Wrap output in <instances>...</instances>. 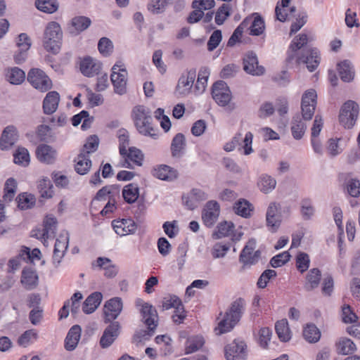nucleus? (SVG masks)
Here are the masks:
<instances>
[{
	"label": "nucleus",
	"mask_w": 360,
	"mask_h": 360,
	"mask_svg": "<svg viewBox=\"0 0 360 360\" xmlns=\"http://www.w3.org/2000/svg\"><path fill=\"white\" fill-rule=\"evenodd\" d=\"M245 304V301L242 298H238L231 303L223 319L219 321L218 326L215 328L217 334L221 335L229 332L235 327L242 317Z\"/></svg>",
	"instance_id": "obj_1"
},
{
	"label": "nucleus",
	"mask_w": 360,
	"mask_h": 360,
	"mask_svg": "<svg viewBox=\"0 0 360 360\" xmlns=\"http://www.w3.org/2000/svg\"><path fill=\"white\" fill-rule=\"evenodd\" d=\"M135 126L139 132L144 136L156 138V129L152 125V117L149 110L143 105L134 108L132 111Z\"/></svg>",
	"instance_id": "obj_2"
},
{
	"label": "nucleus",
	"mask_w": 360,
	"mask_h": 360,
	"mask_svg": "<svg viewBox=\"0 0 360 360\" xmlns=\"http://www.w3.org/2000/svg\"><path fill=\"white\" fill-rule=\"evenodd\" d=\"M61 39L62 32L59 24L56 22H49L44 31V49L54 54L58 53L60 49Z\"/></svg>",
	"instance_id": "obj_3"
},
{
	"label": "nucleus",
	"mask_w": 360,
	"mask_h": 360,
	"mask_svg": "<svg viewBox=\"0 0 360 360\" xmlns=\"http://www.w3.org/2000/svg\"><path fill=\"white\" fill-rule=\"evenodd\" d=\"M359 105L353 101L345 102L340 112L339 122L345 129H352L359 117Z\"/></svg>",
	"instance_id": "obj_4"
},
{
	"label": "nucleus",
	"mask_w": 360,
	"mask_h": 360,
	"mask_svg": "<svg viewBox=\"0 0 360 360\" xmlns=\"http://www.w3.org/2000/svg\"><path fill=\"white\" fill-rule=\"evenodd\" d=\"M127 71L121 62L112 66L110 80L116 94L124 95L127 93Z\"/></svg>",
	"instance_id": "obj_5"
},
{
	"label": "nucleus",
	"mask_w": 360,
	"mask_h": 360,
	"mask_svg": "<svg viewBox=\"0 0 360 360\" xmlns=\"http://www.w3.org/2000/svg\"><path fill=\"white\" fill-rule=\"evenodd\" d=\"M136 306L140 307V312L142 316V321L147 326L152 335L155 332L158 323V315L157 310L150 304L139 300L136 301Z\"/></svg>",
	"instance_id": "obj_6"
},
{
	"label": "nucleus",
	"mask_w": 360,
	"mask_h": 360,
	"mask_svg": "<svg viewBox=\"0 0 360 360\" xmlns=\"http://www.w3.org/2000/svg\"><path fill=\"white\" fill-rule=\"evenodd\" d=\"M27 81L36 89L46 92L52 87V82L41 69L32 68L27 74Z\"/></svg>",
	"instance_id": "obj_7"
},
{
	"label": "nucleus",
	"mask_w": 360,
	"mask_h": 360,
	"mask_svg": "<svg viewBox=\"0 0 360 360\" xmlns=\"http://www.w3.org/2000/svg\"><path fill=\"white\" fill-rule=\"evenodd\" d=\"M316 92L314 89H309L304 92L302 98L301 109L302 117L304 120H310L314 116L316 105Z\"/></svg>",
	"instance_id": "obj_8"
},
{
	"label": "nucleus",
	"mask_w": 360,
	"mask_h": 360,
	"mask_svg": "<svg viewBox=\"0 0 360 360\" xmlns=\"http://www.w3.org/2000/svg\"><path fill=\"white\" fill-rule=\"evenodd\" d=\"M297 64L304 63L309 72H313L319 65L320 57L316 49H305L302 54L295 56Z\"/></svg>",
	"instance_id": "obj_9"
},
{
	"label": "nucleus",
	"mask_w": 360,
	"mask_h": 360,
	"mask_svg": "<svg viewBox=\"0 0 360 360\" xmlns=\"http://www.w3.org/2000/svg\"><path fill=\"white\" fill-rule=\"evenodd\" d=\"M281 206L279 203L272 202L269 204L266 214V225L271 232H276L282 221Z\"/></svg>",
	"instance_id": "obj_10"
},
{
	"label": "nucleus",
	"mask_w": 360,
	"mask_h": 360,
	"mask_svg": "<svg viewBox=\"0 0 360 360\" xmlns=\"http://www.w3.org/2000/svg\"><path fill=\"white\" fill-rule=\"evenodd\" d=\"M212 95L216 103L221 106L227 105L232 97L229 86L223 81H218L213 84Z\"/></svg>",
	"instance_id": "obj_11"
},
{
	"label": "nucleus",
	"mask_w": 360,
	"mask_h": 360,
	"mask_svg": "<svg viewBox=\"0 0 360 360\" xmlns=\"http://www.w3.org/2000/svg\"><path fill=\"white\" fill-rule=\"evenodd\" d=\"M256 246V240L250 239L243 249L239 260L244 264H254L257 263L260 257V251H254Z\"/></svg>",
	"instance_id": "obj_12"
},
{
	"label": "nucleus",
	"mask_w": 360,
	"mask_h": 360,
	"mask_svg": "<svg viewBox=\"0 0 360 360\" xmlns=\"http://www.w3.org/2000/svg\"><path fill=\"white\" fill-rule=\"evenodd\" d=\"M123 303L120 297H113L105 302L104 305L105 322H111L120 314Z\"/></svg>",
	"instance_id": "obj_13"
},
{
	"label": "nucleus",
	"mask_w": 360,
	"mask_h": 360,
	"mask_svg": "<svg viewBox=\"0 0 360 360\" xmlns=\"http://www.w3.org/2000/svg\"><path fill=\"white\" fill-rule=\"evenodd\" d=\"M243 70L250 75L255 76L262 75L265 69L263 66L258 65V59L253 51L248 52L243 58Z\"/></svg>",
	"instance_id": "obj_14"
},
{
	"label": "nucleus",
	"mask_w": 360,
	"mask_h": 360,
	"mask_svg": "<svg viewBox=\"0 0 360 360\" xmlns=\"http://www.w3.org/2000/svg\"><path fill=\"white\" fill-rule=\"evenodd\" d=\"M247 345L243 340H235L224 348L225 357L227 360L235 358L245 359L247 355Z\"/></svg>",
	"instance_id": "obj_15"
},
{
	"label": "nucleus",
	"mask_w": 360,
	"mask_h": 360,
	"mask_svg": "<svg viewBox=\"0 0 360 360\" xmlns=\"http://www.w3.org/2000/svg\"><path fill=\"white\" fill-rule=\"evenodd\" d=\"M220 212V207L217 202L208 201L202 211V218L205 225L207 227L212 226L217 221Z\"/></svg>",
	"instance_id": "obj_16"
},
{
	"label": "nucleus",
	"mask_w": 360,
	"mask_h": 360,
	"mask_svg": "<svg viewBox=\"0 0 360 360\" xmlns=\"http://www.w3.org/2000/svg\"><path fill=\"white\" fill-rule=\"evenodd\" d=\"M120 324L117 321L112 322L103 331L99 344L103 349L108 348L120 335Z\"/></svg>",
	"instance_id": "obj_17"
},
{
	"label": "nucleus",
	"mask_w": 360,
	"mask_h": 360,
	"mask_svg": "<svg viewBox=\"0 0 360 360\" xmlns=\"http://www.w3.org/2000/svg\"><path fill=\"white\" fill-rule=\"evenodd\" d=\"M151 174L154 177L166 181H172L176 179L179 174L175 169L167 165H157L153 167Z\"/></svg>",
	"instance_id": "obj_18"
},
{
	"label": "nucleus",
	"mask_w": 360,
	"mask_h": 360,
	"mask_svg": "<svg viewBox=\"0 0 360 360\" xmlns=\"http://www.w3.org/2000/svg\"><path fill=\"white\" fill-rule=\"evenodd\" d=\"M242 22H246L245 28L249 30V34L253 36L261 35L265 29L264 20L257 13L253 16L247 17Z\"/></svg>",
	"instance_id": "obj_19"
},
{
	"label": "nucleus",
	"mask_w": 360,
	"mask_h": 360,
	"mask_svg": "<svg viewBox=\"0 0 360 360\" xmlns=\"http://www.w3.org/2000/svg\"><path fill=\"white\" fill-rule=\"evenodd\" d=\"M18 139L17 129L14 126L6 127L0 139V148L2 150L11 148Z\"/></svg>",
	"instance_id": "obj_20"
},
{
	"label": "nucleus",
	"mask_w": 360,
	"mask_h": 360,
	"mask_svg": "<svg viewBox=\"0 0 360 360\" xmlns=\"http://www.w3.org/2000/svg\"><path fill=\"white\" fill-rule=\"evenodd\" d=\"M196 77V70L191 69L186 75H182L179 78L176 90L180 94L186 95L190 93Z\"/></svg>",
	"instance_id": "obj_21"
},
{
	"label": "nucleus",
	"mask_w": 360,
	"mask_h": 360,
	"mask_svg": "<svg viewBox=\"0 0 360 360\" xmlns=\"http://www.w3.org/2000/svg\"><path fill=\"white\" fill-rule=\"evenodd\" d=\"M101 68V63L89 56L84 58L80 62L81 72L89 77L98 75Z\"/></svg>",
	"instance_id": "obj_22"
},
{
	"label": "nucleus",
	"mask_w": 360,
	"mask_h": 360,
	"mask_svg": "<svg viewBox=\"0 0 360 360\" xmlns=\"http://www.w3.org/2000/svg\"><path fill=\"white\" fill-rule=\"evenodd\" d=\"M36 155L40 162L53 164L56 160L57 151L49 145L41 144L37 148Z\"/></svg>",
	"instance_id": "obj_23"
},
{
	"label": "nucleus",
	"mask_w": 360,
	"mask_h": 360,
	"mask_svg": "<svg viewBox=\"0 0 360 360\" xmlns=\"http://www.w3.org/2000/svg\"><path fill=\"white\" fill-rule=\"evenodd\" d=\"M112 224L116 233L122 236L134 233L137 228L135 222L131 219L114 220Z\"/></svg>",
	"instance_id": "obj_24"
},
{
	"label": "nucleus",
	"mask_w": 360,
	"mask_h": 360,
	"mask_svg": "<svg viewBox=\"0 0 360 360\" xmlns=\"http://www.w3.org/2000/svg\"><path fill=\"white\" fill-rule=\"evenodd\" d=\"M39 277L37 272L31 268H25L22 271L21 283L27 290H31L38 285Z\"/></svg>",
	"instance_id": "obj_25"
},
{
	"label": "nucleus",
	"mask_w": 360,
	"mask_h": 360,
	"mask_svg": "<svg viewBox=\"0 0 360 360\" xmlns=\"http://www.w3.org/2000/svg\"><path fill=\"white\" fill-rule=\"evenodd\" d=\"M60 101V96L57 91H49L43 101V110L46 115L55 112Z\"/></svg>",
	"instance_id": "obj_26"
},
{
	"label": "nucleus",
	"mask_w": 360,
	"mask_h": 360,
	"mask_svg": "<svg viewBox=\"0 0 360 360\" xmlns=\"http://www.w3.org/2000/svg\"><path fill=\"white\" fill-rule=\"evenodd\" d=\"M340 79L345 82H350L354 78L355 72L351 62L345 60L337 65Z\"/></svg>",
	"instance_id": "obj_27"
},
{
	"label": "nucleus",
	"mask_w": 360,
	"mask_h": 360,
	"mask_svg": "<svg viewBox=\"0 0 360 360\" xmlns=\"http://www.w3.org/2000/svg\"><path fill=\"white\" fill-rule=\"evenodd\" d=\"M233 210L236 214L244 218H249L253 212L254 206L248 200L240 198L234 203Z\"/></svg>",
	"instance_id": "obj_28"
},
{
	"label": "nucleus",
	"mask_w": 360,
	"mask_h": 360,
	"mask_svg": "<svg viewBox=\"0 0 360 360\" xmlns=\"http://www.w3.org/2000/svg\"><path fill=\"white\" fill-rule=\"evenodd\" d=\"M82 329L79 325L73 326L69 330L65 338V349L72 351L77 347L81 337Z\"/></svg>",
	"instance_id": "obj_29"
},
{
	"label": "nucleus",
	"mask_w": 360,
	"mask_h": 360,
	"mask_svg": "<svg viewBox=\"0 0 360 360\" xmlns=\"http://www.w3.org/2000/svg\"><path fill=\"white\" fill-rule=\"evenodd\" d=\"M308 41L309 39L306 34H301L295 37L290 46L291 53L287 59L288 63H291L295 59V56L300 54L298 51L304 47L308 43Z\"/></svg>",
	"instance_id": "obj_30"
},
{
	"label": "nucleus",
	"mask_w": 360,
	"mask_h": 360,
	"mask_svg": "<svg viewBox=\"0 0 360 360\" xmlns=\"http://www.w3.org/2000/svg\"><path fill=\"white\" fill-rule=\"evenodd\" d=\"M102 298L103 295L99 292L91 294L83 304V311L87 314L93 313L100 305Z\"/></svg>",
	"instance_id": "obj_31"
},
{
	"label": "nucleus",
	"mask_w": 360,
	"mask_h": 360,
	"mask_svg": "<svg viewBox=\"0 0 360 360\" xmlns=\"http://www.w3.org/2000/svg\"><path fill=\"white\" fill-rule=\"evenodd\" d=\"M91 165V160L89 156L84 153H80L75 160V169L77 174L84 175L89 172Z\"/></svg>",
	"instance_id": "obj_32"
},
{
	"label": "nucleus",
	"mask_w": 360,
	"mask_h": 360,
	"mask_svg": "<svg viewBox=\"0 0 360 360\" xmlns=\"http://www.w3.org/2000/svg\"><path fill=\"white\" fill-rule=\"evenodd\" d=\"M335 349L338 354L347 355L356 350L355 344L347 338H341L335 342Z\"/></svg>",
	"instance_id": "obj_33"
},
{
	"label": "nucleus",
	"mask_w": 360,
	"mask_h": 360,
	"mask_svg": "<svg viewBox=\"0 0 360 360\" xmlns=\"http://www.w3.org/2000/svg\"><path fill=\"white\" fill-rule=\"evenodd\" d=\"M321 273L317 268H314L309 270L306 276V283L304 288L307 291H311L316 288L321 281Z\"/></svg>",
	"instance_id": "obj_34"
},
{
	"label": "nucleus",
	"mask_w": 360,
	"mask_h": 360,
	"mask_svg": "<svg viewBox=\"0 0 360 360\" xmlns=\"http://www.w3.org/2000/svg\"><path fill=\"white\" fill-rule=\"evenodd\" d=\"M91 21L86 16H76L71 20L70 32L77 34L86 30L91 25Z\"/></svg>",
	"instance_id": "obj_35"
},
{
	"label": "nucleus",
	"mask_w": 360,
	"mask_h": 360,
	"mask_svg": "<svg viewBox=\"0 0 360 360\" xmlns=\"http://www.w3.org/2000/svg\"><path fill=\"white\" fill-rule=\"evenodd\" d=\"M307 129L306 123L299 115L293 117L291 122V132L294 139H301Z\"/></svg>",
	"instance_id": "obj_36"
},
{
	"label": "nucleus",
	"mask_w": 360,
	"mask_h": 360,
	"mask_svg": "<svg viewBox=\"0 0 360 360\" xmlns=\"http://www.w3.org/2000/svg\"><path fill=\"white\" fill-rule=\"evenodd\" d=\"M276 332L279 340L282 342H288L291 338V331L286 319H282L276 323Z\"/></svg>",
	"instance_id": "obj_37"
},
{
	"label": "nucleus",
	"mask_w": 360,
	"mask_h": 360,
	"mask_svg": "<svg viewBox=\"0 0 360 360\" xmlns=\"http://www.w3.org/2000/svg\"><path fill=\"white\" fill-rule=\"evenodd\" d=\"M186 146V140L184 134L179 133L173 139L171 144V150L173 157L179 158L182 155Z\"/></svg>",
	"instance_id": "obj_38"
},
{
	"label": "nucleus",
	"mask_w": 360,
	"mask_h": 360,
	"mask_svg": "<svg viewBox=\"0 0 360 360\" xmlns=\"http://www.w3.org/2000/svg\"><path fill=\"white\" fill-rule=\"evenodd\" d=\"M122 194L127 203H134L139 196V186L135 184H129L123 188Z\"/></svg>",
	"instance_id": "obj_39"
},
{
	"label": "nucleus",
	"mask_w": 360,
	"mask_h": 360,
	"mask_svg": "<svg viewBox=\"0 0 360 360\" xmlns=\"http://www.w3.org/2000/svg\"><path fill=\"white\" fill-rule=\"evenodd\" d=\"M303 336L308 342L316 343L321 338V332L314 324L310 323L304 328Z\"/></svg>",
	"instance_id": "obj_40"
},
{
	"label": "nucleus",
	"mask_w": 360,
	"mask_h": 360,
	"mask_svg": "<svg viewBox=\"0 0 360 360\" xmlns=\"http://www.w3.org/2000/svg\"><path fill=\"white\" fill-rule=\"evenodd\" d=\"M6 76L11 84L15 85L20 84L25 79V72L16 67L8 69Z\"/></svg>",
	"instance_id": "obj_41"
},
{
	"label": "nucleus",
	"mask_w": 360,
	"mask_h": 360,
	"mask_svg": "<svg viewBox=\"0 0 360 360\" xmlns=\"http://www.w3.org/2000/svg\"><path fill=\"white\" fill-rule=\"evenodd\" d=\"M276 179L267 174L262 175L258 181L259 190L264 193L271 192L276 188Z\"/></svg>",
	"instance_id": "obj_42"
},
{
	"label": "nucleus",
	"mask_w": 360,
	"mask_h": 360,
	"mask_svg": "<svg viewBox=\"0 0 360 360\" xmlns=\"http://www.w3.org/2000/svg\"><path fill=\"white\" fill-rule=\"evenodd\" d=\"M234 224L229 221H224L218 224L217 230L213 233L212 236L215 239L226 237L233 233Z\"/></svg>",
	"instance_id": "obj_43"
},
{
	"label": "nucleus",
	"mask_w": 360,
	"mask_h": 360,
	"mask_svg": "<svg viewBox=\"0 0 360 360\" xmlns=\"http://www.w3.org/2000/svg\"><path fill=\"white\" fill-rule=\"evenodd\" d=\"M35 5L39 11L47 13H53L58 8L56 0H37Z\"/></svg>",
	"instance_id": "obj_44"
},
{
	"label": "nucleus",
	"mask_w": 360,
	"mask_h": 360,
	"mask_svg": "<svg viewBox=\"0 0 360 360\" xmlns=\"http://www.w3.org/2000/svg\"><path fill=\"white\" fill-rule=\"evenodd\" d=\"M57 226V219L53 215H47L44 220L42 236L48 238L55 233Z\"/></svg>",
	"instance_id": "obj_45"
},
{
	"label": "nucleus",
	"mask_w": 360,
	"mask_h": 360,
	"mask_svg": "<svg viewBox=\"0 0 360 360\" xmlns=\"http://www.w3.org/2000/svg\"><path fill=\"white\" fill-rule=\"evenodd\" d=\"M205 343L202 336L196 335L188 338L186 346V353L191 354L200 349Z\"/></svg>",
	"instance_id": "obj_46"
},
{
	"label": "nucleus",
	"mask_w": 360,
	"mask_h": 360,
	"mask_svg": "<svg viewBox=\"0 0 360 360\" xmlns=\"http://www.w3.org/2000/svg\"><path fill=\"white\" fill-rule=\"evenodd\" d=\"M300 205L302 218L305 220L310 219L315 212L312 200L310 198H304L302 200Z\"/></svg>",
	"instance_id": "obj_47"
},
{
	"label": "nucleus",
	"mask_w": 360,
	"mask_h": 360,
	"mask_svg": "<svg viewBox=\"0 0 360 360\" xmlns=\"http://www.w3.org/2000/svg\"><path fill=\"white\" fill-rule=\"evenodd\" d=\"M209 75L210 70L207 68L202 67L200 68L195 84V88L198 91L202 92L205 91Z\"/></svg>",
	"instance_id": "obj_48"
},
{
	"label": "nucleus",
	"mask_w": 360,
	"mask_h": 360,
	"mask_svg": "<svg viewBox=\"0 0 360 360\" xmlns=\"http://www.w3.org/2000/svg\"><path fill=\"white\" fill-rule=\"evenodd\" d=\"M37 338L38 335L35 330H27L18 338V343L19 345L26 347Z\"/></svg>",
	"instance_id": "obj_49"
},
{
	"label": "nucleus",
	"mask_w": 360,
	"mask_h": 360,
	"mask_svg": "<svg viewBox=\"0 0 360 360\" xmlns=\"http://www.w3.org/2000/svg\"><path fill=\"white\" fill-rule=\"evenodd\" d=\"M14 162L18 165L26 166L30 162V154L28 150L23 148L19 147L13 155Z\"/></svg>",
	"instance_id": "obj_50"
},
{
	"label": "nucleus",
	"mask_w": 360,
	"mask_h": 360,
	"mask_svg": "<svg viewBox=\"0 0 360 360\" xmlns=\"http://www.w3.org/2000/svg\"><path fill=\"white\" fill-rule=\"evenodd\" d=\"M16 200L18 207L21 210H27L32 207L35 202L34 196L27 193L20 194Z\"/></svg>",
	"instance_id": "obj_51"
},
{
	"label": "nucleus",
	"mask_w": 360,
	"mask_h": 360,
	"mask_svg": "<svg viewBox=\"0 0 360 360\" xmlns=\"http://www.w3.org/2000/svg\"><path fill=\"white\" fill-rule=\"evenodd\" d=\"M98 144L99 139L98 136L96 135L91 136L87 139L81 153H84L89 156L90 153H94L97 150Z\"/></svg>",
	"instance_id": "obj_52"
},
{
	"label": "nucleus",
	"mask_w": 360,
	"mask_h": 360,
	"mask_svg": "<svg viewBox=\"0 0 360 360\" xmlns=\"http://www.w3.org/2000/svg\"><path fill=\"white\" fill-rule=\"evenodd\" d=\"M231 7L226 4H223L217 10L215 15V22L218 25H222L226 18L231 15Z\"/></svg>",
	"instance_id": "obj_53"
},
{
	"label": "nucleus",
	"mask_w": 360,
	"mask_h": 360,
	"mask_svg": "<svg viewBox=\"0 0 360 360\" xmlns=\"http://www.w3.org/2000/svg\"><path fill=\"white\" fill-rule=\"evenodd\" d=\"M129 132L121 129L118 131V139L120 142V153L122 155L124 156L127 154V148L129 146Z\"/></svg>",
	"instance_id": "obj_54"
},
{
	"label": "nucleus",
	"mask_w": 360,
	"mask_h": 360,
	"mask_svg": "<svg viewBox=\"0 0 360 360\" xmlns=\"http://www.w3.org/2000/svg\"><path fill=\"white\" fill-rule=\"evenodd\" d=\"M230 249V245L227 244H222L221 243H217L214 245L212 249V255L213 258H223L226 256L227 252Z\"/></svg>",
	"instance_id": "obj_55"
},
{
	"label": "nucleus",
	"mask_w": 360,
	"mask_h": 360,
	"mask_svg": "<svg viewBox=\"0 0 360 360\" xmlns=\"http://www.w3.org/2000/svg\"><path fill=\"white\" fill-rule=\"evenodd\" d=\"M290 253L285 251L273 257L270 261V264L274 268L281 266L290 260Z\"/></svg>",
	"instance_id": "obj_56"
},
{
	"label": "nucleus",
	"mask_w": 360,
	"mask_h": 360,
	"mask_svg": "<svg viewBox=\"0 0 360 360\" xmlns=\"http://www.w3.org/2000/svg\"><path fill=\"white\" fill-rule=\"evenodd\" d=\"M128 159L134 162L138 166H141L143 160L142 152L136 148H129V152L125 155Z\"/></svg>",
	"instance_id": "obj_57"
},
{
	"label": "nucleus",
	"mask_w": 360,
	"mask_h": 360,
	"mask_svg": "<svg viewBox=\"0 0 360 360\" xmlns=\"http://www.w3.org/2000/svg\"><path fill=\"white\" fill-rule=\"evenodd\" d=\"M245 23L246 22H242L234 30L233 33L230 37L227 42L228 46L233 47L237 42L240 41L243 31L245 29Z\"/></svg>",
	"instance_id": "obj_58"
},
{
	"label": "nucleus",
	"mask_w": 360,
	"mask_h": 360,
	"mask_svg": "<svg viewBox=\"0 0 360 360\" xmlns=\"http://www.w3.org/2000/svg\"><path fill=\"white\" fill-rule=\"evenodd\" d=\"M68 234L67 233L65 234H60L59 237L56 239L53 250H55V252H62L65 253L68 248Z\"/></svg>",
	"instance_id": "obj_59"
},
{
	"label": "nucleus",
	"mask_w": 360,
	"mask_h": 360,
	"mask_svg": "<svg viewBox=\"0 0 360 360\" xmlns=\"http://www.w3.org/2000/svg\"><path fill=\"white\" fill-rule=\"evenodd\" d=\"M276 276V272L272 269L265 270L259 276L257 281V286L259 288H264L266 287L267 283H269L271 278H275Z\"/></svg>",
	"instance_id": "obj_60"
},
{
	"label": "nucleus",
	"mask_w": 360,
	"mask_h": 360,
	"mask_svg": "<svg viewBox=\"0 0 360 360\" xmlns=\"http://www.w3.org/2000/svg\"><path fill=\"white\" fill-rule=\"evenodd\" d=\"M222 39L221 31L217 30L212 32L208 41H207V49L210 51H214L219 44Z\"/></svg>",
	"instance_id": "obj_61"
},
{
	"label": "nucleus",
	"mask_w": 360,
	"mask_h": 360,
	"mask_svg": "<svg viewBox=\"0 0 360 360\" xmlns=\"http://www.w3.org/2000/svg\"><path fill=\"white\" fill-rule=\"evenodd\" d=\"M309 255L307 253L304 252H300L297 256L296 259V265L297 269L301 272L303 273L305 271L307 270V269L309 266Z\"/></svg>",
	"instance_id": "obj_62"
},
{
	"label": "nucleus",
	"mask_w": 360,
	"mask_h": 360,
	"mask_svg": "<svg viewBox=\"0 0 360 360\" xmlns=\"http://www.w3.org/2000/svg\"><path fill=\"white\" fill-rule=\"evenodd\" d=\"M112 41L106 38L102 37L98 44V49L101 54L103 56H108L112 51Z\"/></svg>",
	"instance_id": "obj_63"
},
{
	"label": "nucleus",
	"mask_w": 360,
	"mask_h": 360,
	"mask_svg": "<svg viewBox=\"0 0 360 360\" xmlns=\"http://www.w3.org/2000/svg\"><path fill=\"white\" fill-rule=\"evenodd\" d=\"M166 5V0H150L148 8L153 13H160L164 11Z\"/></svg>",
	"instance_id": "obj_64"
}]
</instances>
